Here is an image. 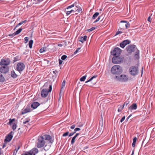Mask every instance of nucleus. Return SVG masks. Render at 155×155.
I'll list each match as a JSON object with an SVG mask.
<instances>
[{"mask_svg":"<svg viewBox=\"0 0 155 155\" xmlns=\"http://www.w3.org/2000/svg\"><path fill=\"white\" fill-rule=\"evenodd\" d=\"M51 139V137L49 135L42 134L38 137L37 143V147L38 148L43 147L47 142H48V140Z\"/></svg>","mask_w":155,"mask_h":155,"instance_id":"nucleus-1","label":"nucleus"},{"mask_svg":"<svg viewBox=\"0 0 155 155\" xmlns=\"http://www.w3.org/2000/svg\"><path fill=\"white\" fill-rule=\"evenodd\" d=\"M127 52L129 53H131L136 51L134 57L136 59L139 58V50L137 49L136 46L134 45H130L126 48Z\"/></svg>","mask_w":155,"mask_h":155,"instance_id":"nucleus-2","label":"nucleus"},{"mask_svg":"<svg viewBox=\"0 0 155 155\" xmlns=\"http://www.w3.org/2000/svg\"><path fill=\"white\" fill-rule=\"evenodd\" d=\"M111 72L112 74L115 75H119L122 72V68L120 66L116 65L111 68Z\"/></svg>","mask_w":155,"mask_h":155,"instance_id":"nucleus-3","label":"nucleus"},{"mask_svg":"<svg viewBox=\"0 0 155 155\" xmlns=\"http://www.w3.org/2000/svg\"><path fill=\"white\" fill-rule=\"evenodd\" d=\"M49 90L46 89H43L41 91V95L42 97H46L48 94V92H50L52 90V85H49Z\"/></svg>","mask_w":155,"mask_h":155,"instance_id":"nucleus-4","label":"nucleus"},{"mask_svg":"<svg viewBox=\"0 0 155 155\" xmlns=\"http://www.w3.org/2000/svg\"><path fill=\"white\" fill-rule=\"evenodd\" d=\"M129 71L131 75H136L138 74V67L136 66H131L129 69Z\"/></svg>","mask_w":155,"mask_h":155,"instance_id":"nucleus-5","label":"nucleus"},{"mask_svg":"<svg viewBox=\"0 0 155 155\" xmlns=\"http://www.w3.org/2000/svg\"><path fill=\"white\" fill-rule=\"evenodd\" d=\"M115 79L120 82H124L127 80L128 78L126 75L122 74L120 76H116Z\"/></svg>","mask_w":155,"mask_h":155,"instance_id":"nucleus-6","label":"nucleus"},{"mask_svg":"<svg viewBox=\"0 0 155 155\" xmlns=\"http://www.w3.org/2000/svg\"><path fill=\"white\" fill-rule=\"evenodd\" d=\"M122 50L118 47L115 48L113 51L111 52V54L114 56H120Z\"/></svg>","mask_w":155,"mask_h":155,"instance_id":"nucleus-7","label":"nucleus"},{"mask_svg":"<svg viewBox=\"0 0 155 155\" xmlns=\"http://www.w3.org/2000/svg\"><path fill=\"white\" fill-rule=\"evenodd\" d=\"M38 152V150L36 148H34L29 152H26L22 155H35Z\"/></svg>","mask_w":155,"mask_h":155,"instance_id":"nucleus-8","label":"nucleus"},{"mask_svg":"<svg viewBox=\"0 0 155 155\" xmlns=\"http://www.w3.org/2000/svg\"><path fill=\"white\" fill-rule=\"evenodd\" d=\"M97 77V75H94L89 80L86 81L85 82V83H88L87 85L89 87H92L96 83V81H92V80L94 78H95Z\"/></svg>","mask_w":155,"mask_h":155,"instance_id":"nucleus-9","label":"nucleus"},{"mask_svg":"<svg viewBox=\"0 0 155 155\" xmlns=\"http://www.w3.org/2000/svg\"><path fill=\"white\" fill-rule=\"evenodd\" d=\"M123 61V59L119 56H115L112 59V62L114 64H119Z\"/></svg>","mask_w":155,"mask_h":155,"instance_id":"nucleus-10","label":"nucleus"},{"mask_svg":"<svg viewBox=\"0 0 155 155\" xmlns=\"http://www.w3.org/2000/svg\"><path fill=\"white\" fill-rule=\"evenodd\" d=\"M13 132L11 131L6 137V138L4 140V142L5 143L8 142L12 139L13 136Z\"/></svg>","mask_w":155,"mask_h":155,"instance_id":"nucleus-11","label":"nucleus"},{"mask_svg":"<svg viewBox=\"0 0 155 155\" xmlns=\"http://www.w3.org/2000/svg\"><path fill=\"white\" fill-rule=\"evenodd\" d=\"M51 141V139L48 140V142H47L45 145L44 149L45 151L48 150L50 149L52 143Z\"/></svg>","mask_w":155,"mask_h":155,"instance_id":"nucleus-12","label":"nucleus"},{"mask_svg":"<svg viewBox=\"0 0 155 155\" xmlns=\"http://www.w3.org/2000/svg\"><path fill=\"white\" fill-rule=\"evenodd\" d=\"M9 68L8 66H3L0 67V73H6L8 72Z\"/></svg>","mask_w":155,"mask_h":155,"instance_id":"nucleus-13","label":"nucleus"},{"mask_svg":"<svg viewBox=\"0 0 155 155\" xmlns=\"http://www.w3.org/2000/svg\"><path fill=\"white\" fill-rule=\"evenodd\" d=\"M130 41L128 40H124L120 43V46L121 48H124L126 45L129 44L130 43Z\"/></svg>","mask_w":155,"mask_h":155,"instance_id":"nucleus-14","label":"nucleus"},{"mask_svg":"<svg viewBox=\"0 0 155 155\" xmlns=\"http://www.w3.org/2000/svg\"><path fill=\"white\" fill-rule=\"evenodd\" d=\"M10 60L8 59H3L1 60V63L2 65H7L10 64Z\"/></svg>","mask_w":155,"mask_h":155,"instance_id":"nucleus-15","label":"nucleus"},{"mask_svg":"<svg viewBox=\"0 0 155 155\" xmlns=\"http://www.w3.org/2000/svg\"><path fill=\"white\" fill-rule=\"evenodd\" d=\"M32 109H30L28 107H26L25 109L23 110L21 113L22 114H23L27 113L30 112L33 110L34 109L36 108L37 107H31Z\"/></svg>","mask_w":155,"mask_h":155,"instance_id":"nucleus-16","label":"nucleus"},{"mask_svg":"<svg viewBox=\"0 0 155 155\" xmlns=\"http://www.w3.org/2000/svg\"><path fill=\"white\" fill-rule=\"evenodd\" d=\"M87 38V36L86 35H85L83 37H81L80 38V40L79 41L81 42L82 43H83L84 41H86Z\"/></svg>","mask_w":155,"mask_h":155,"instance_id":"nucleus-17","label":"nucleus"},{"mask_svg":"<svg viewBox=\"0 0 155 155\" xmlns=\"http://www.w3.org/2000/svg\"><path fill=\"white\" fill-rule=\"evenodd\" d=\"M75 10H73L72 9H70L69 10H65V12H66V13L67 15H69L70 14L72 13H74V12H75Z\"/></svg>","mask_w":155,"mask_h":155,"instance_id":"nucleus-18","label":"nucleus"},{"mask_svg":"<svg viewBox=\"0 0 155 155\" xmlns=\"http://www.w3.org/2000/svg\"><path fill=\"white\" fill-rule=\"evenodd\" d=\"M25 68V64L22 63H20V72L22 71Z\"/></svg>","mask_w":155,"mask_h":155,"instance_id":"nucleus-19","label":"nucleus"},{"mask_svg":"<svg viewBox=\"0 0 155 155\" xmlns=\"http://www.w3.org/2000/svg\"><path fill=\"white\" fill-rule=\"evenodd\" d=\"M79 134V133H77L76 134V135L72 138V140H71V144H73V143H74L75 142V139H76V137Z\"/></svg>","mask_w":155,"mask_h":155,"instance_id":"nucleus-20","label":"nucleus"},{"mask_svg":"<svg viewBox=\"0 0 155 155\" xmlns=\"http://www.w3.org/2000/svg\"><path fill=\"white\" fill-rule=\"evenodd\" d=\"M72 9L74 10H75V12L77 11L78 13H81L82 12V9L81 8H76L75 7L74 8Z\"/></svg>","mask_w":155,"mask_h":155,"instance_id":"nucleus-21","label":"nucleus"},{"mask_svg":"<svg viewBox=\"0 0 155 155\" xmlns=\"http://www.w3.org/2000/svg\"><path fill=\"white\" fill-rule=\"evenodd\" d=\"M40 104L38 102H34L32 103L31 106V107H38Z\"/></svg>","mask_w":155,"mask_h":155,"instance_id":"nucleus-22","label":"nucleus"},{"mask_svg":"<svg viewBox=\"0 0 155 155\" xmlns=\"http://www.w3.org/2000/svg\"><path fill=\"white\" fill-rule=\"evenodd\" d=\"M19 33V29H18V30L15 32L13 33L12 34H10L9 35V36H14L16 35H18Z\"/></svg>","mask_w":155,"mask_h":155,"instance_id":"nucleus-23","label":"nucleus"},{"mask_svg":"<svg viewBox=\"0 0 155 155\" xmlns=\"http://www.w3.org/2000/svg\"><path fill=\"white\" fill-rule=\"evenodd\" d=\"M137 108V107H129L128 110L130 111L131 112H133L135 113V112L134 111V110H136Z\"/></svg>","mask_w":155,"mask_h":155,"instance_id":"nucleus-24","label":"nucleus"},{"mask_svg":"<svg viewBox=\"0 0 155 155\" xmlns=\"http://www.w3.org/2000/svg\"><path fill=\"white\" fill-rule=\"evenodd\" d=\"M5 80L4 77L3 76L2 74L0 73V82H3Z\"/></svg>","mask_w":155,"mask_h":155,"instance_id":"nucleus-25","label":"nucleus"},{"mask_svg":"<svg viewBox=\"0 0 155 155\" xmlns=\"http://www.w3.org/2000/svg\"><path fill=\"white\" fill-rule=\"evenodd\" d=\"M65 85V80H64L62 83L61 84V87L60 91V93L62 91V89H64V87Z\"/></svg>","mask_w":155,"mask_h":155,"instance_id":"nucleus-26","label":"nucleus"},{"mask_svg":"<svg viewBox=\"0 0 155 155\" xmlns=\"http://www.w3.org/2000/svg\"><path fill=\"white\" fill-rule=\"evenodd\" d=\"M33 42V41L32 40H30L29 42L28 45L29 47L30 48H32V44Z\"/></svg>","mask_w":155,"mask_h":155,"instance_id":"nucleus-27","label":"nucleus"},{"mask_svg":"<svg viewBox=\"0 0 155 155\" xmlns=\"http://www.w3.org/2000/svg\"><path fill=\"white\" fill-rule=\"evenodd\" d=\"M99 13L98 12H95L93 15L92 17V19H95L99 15Z\"/></svg>","mask_w":155,"mask_h":155,"instance_id":"nucleus-28","label":"nucleus"},{"mask_svg":"<svg viewBox=\"0 0 155 155\" xmlns=\"http://www.w3.org/2000/svg\"><path fill=\"white\" fill-rule=\"evenodd\" d=\"M15 120V119H9V122L8 124H9L10 125L12 126V124L13 123H12Z\"/></svg>","mask_w":155,"mask_h":155,"instance_id":"nucleus-29","label":"nucleus"},{"mask_svg":"<svg viewBox=\"0 0 155 155\" xmlns=\"http://www.w3.org/2000/svg\"><path fill=\"white\" fill-rule=\"evenodd\" d=\"M11 76L13 78H15L17 77V75L14 71H12L11 72Z\"/></svg>","mask_w":155,"mask_h":155,"instance_id":"nucleus-30","label":"nucleus"},{"mask_svg":"<svg viewBox=\"0 0 155 155\" xmlns=\"http://www.w3.org/2000/svg\"><path fill=\"white\" fill-rule=\"evenodd\" d=\"M87 77V75H84L80 79V81H84Z\"/></svg>","mask_w":155,"mask_h":155,"instance_id":"nucleus-31","label":"nucleus"},{"mask_svg":"<svg viewBox=\"0 0 155 155\" xmlns=\"http://www.w3.org/2000/svg\"><path fill=\"white\" fill-rule=\"evenodd\" d=\"M129 102L128 101H126L125 103L122 105V107H124L125 105L126 106H130V105L129 104Z\"/></svg>","mask_w":155,"mask_h":155,"instance_id":"nucleus-32","label":"nucleus"},{"mask_svg":"<svg viewBox=\"0 0 155 155\" xmlns=\"http://www.w3.org/2000/svg\"><path fill=\"white\" fill-rule=\"evenodd\" d=\"M12 128L13 130H15L16 128V124L14 123L12 124Z\"/></svg>","mask_w":155,"mask_h":155,"instance_id":"nucleus-33","label":"nucleus"},{"mask_svg":"<svg viewBox=\"0 0 155 155\" xmlns=\"http://www.w3.org/2000/svg\"><path fill=\"white\" fill-rule=\"evenodd\" d=\"M19 149V146H18V148L17 149H16L14 150L13 155H16V154L17 153L18 150Z\"/></svg>","mask_w":155,"mask_h":155,"instance_id":"nucleus-34","label":"nucleus"},{"mask_svg":"<svg viewBox=\"0 0 155 155\" xmlns=\"http://www.w3.org/2000/svg\"><path fill=\"white\" fill-rule=\"evenodd\" d=\"M74 6L76 8H81L78 5L79 3L78 2H75L74 3Z\"/></svg>","mask_w":155,"mask_h":155,"instance_id":"nucleus-35","label":"nucleus"},{"mask_svg":"<svg viewBox=\"0 0 155 155\" xmlns=\"http://www.w3.org/2000/svg\"><path fill=\"white\" fill-rule=\"evenodd\" d=\"M96 28L95 27H92L91 28L87 30V31H88L90 32L93 31V30H94Z\"/></svg>","mask_w":155,"mask_h":155,"instance_id":"nucleus-36","label":"nucleus"},{"mask_svg":"<svg viewBox=\"0 0 155 155\" xmlns=\"http://www.w3.org/2000/svg\"><path fill=\"white\" fill-rule=\"evenodd\" d=\"M45 51V48H41L39 51V52L40 53H43Z\"/></svg>","mask_w":155,"mask_h":155,"instance_id":"nucleus-37","label":"nucleus"},{"mask_svg":"<svg viewBox=\"0 0 155 155\" xmlns=\"http://www.w3.org/2000/svg\"><path fill=\"white\" fill-rule=\"evenodd\" d=\"M19 57L18 56H17L15 57L14 58V60H13L14 62H15V61H17L19 60Z\"/></svg>","mask_w":155,"mask_h":155,"instance_id":"nucleus-38","label":"nucleus"},{"mask_svg":"<svg viewBox=\"0 0 155 155\" xmlns=\"http://www.w3.org/2000/svg\"><path fill=\"white\" fill-rule=\"evenodd\" d=\"M67 57V56L66 55H63L61 57V59L62 60H65Z\"/></svg>","mask_w":155,"mask_h":155,"instance_id":"nucleus-39","label":"nucleus"},{"mask_svg":"<svg viewBox=\"0 0 155 155\" xmlns=\"http://www.w3.org/2000/svg\"><path fill=\"white\" fill-rule=\"evenodd\" d=\"M29 38L28 37H26L25 38V43H26L28 42V40Z\"/></svg>","mask_w":155,"mask_h":155,"instance_id":"nucleus-40","label":"nucleus"},{"mask_svg":"<svg viewBox=\"0 0 155 155\" xmlns=\"http://www.w3.org/2000/svg\"><path fill=\"white\" fill-rule=\"evenodd\" d=\"M68 134H69V132H67L65 133H64L62 135V136L63 137L67 136H68Z\"/></svg>","mask_w":155,"mask_h":155,"instance_id":"nucleus-41","label":"nucleus"},{"mask_svg":"<svg viewBox=\"0 0 155 155\" xmlns=\"http://www.w3.org/2000/svg\"><path fill=\"white\" fill-rule=\"evenodd\" d=\"M101 16H99L98 18L96 19V20L94 22V23H95L98 22L100 19Z\"/></svg>","mask_w":155,"mask_h":155,"instance_id":"nucleus-42","label":"nucleus"},{"mask_svg":"<svg viewBox=\"0 0 155 155\" xmlns=\"http://www.w3.org/2000/svg\"><path fill=\"white\" fill-rule=\"evenodd\" d=\"M16 69L17 71L19 72V63H18L16 66Z\"/></svg>","mask_w":155,"mask_h":155,"instance_id":"nucleus-43","label":"nucleus"},{"mask_svg":"<svg viewBox=\"0 0 155 155\" xmlns=\"http://www.w3.org/2000/svg\"><path fill=\"white\" fill-rule=\"evenodd\" d=\"M27 22V20H25L24 21H21V22H20V25L23 24L24 23H26Z\"/></svg>","mask_w":155,"mask_h":155,"instance_id":"nucleus-44","label":"nucleus"},{"mask_svg":"<svg viewBox=\"0 0 155 155\" xmlns=\"http://www.w3.org/2000/svg\"><path fill=\"white\" fill-rule=\"evenodd\" d=\"M130 24L129 23H127L125 24V27L126 28H127L130 27Z\"/></svg>","mask_w":155,"mask_h":155,"instance_id":"nucleus-45","label":"nucleus"},{"mask_svg":"<svg viewBox=\"0 0 155 155\" xmlns=\"http://www.w3.org/2000/svg\"><path fill=\"white\" fill-rule=\"evenodd\" d=\"M125 116H124L123 117H122L120 120V122L121 123H122L125 120Z\"/></svg>","mask_w":155,"mask_h":155,"instance_id":"nucleus-46","label":"nucleus"},{"mask_svg":"<svg viewBox=\"0 0 155 155\" xmlns=\"http://www.w3.org/2000/svg\"><path fill=\"white\" fill-rule=\"evenodd\" d=\"M80 48H77L76 50L74 52V54H76L78 51L80 50Z\"/></svg>","mask_w":155,"mask_h":155,"instance_id":"nucleus-47","label":"nucleus"},{"mask_svg":"<svg viewBox=\"0 0 155 155\" xmlns=\"http://www.w3.org/2000/svg\"><path fill=\"white\" fill-rule=\"evenodd\" d=\"M124 107H120L118 109V111L119 112H120L123 109Z\"/></svg>","mask_w":155,"mask_h":155,"instance_id":"nucleus-48","label":"nucleus"},{"mask_svg":"<svg viewBox=\"0 0 155 155\" xmlns=\"http://www.w3.org/2000/svg\"><path fill=\"white\" fill-rule=\"evenodd\" d=\"M80 130V129L78 128H75L74 129V133H76L77 131Z\"/></svg>","mask_w":155,"mask_h":155,"instance_id":"nucleus-49","label":"nucleus"},{"mask_svg":"<svg viewBox=\"0 0 155 155\" xmlns=\"http://www.w3.org/2000/svg\"><path fill=\"white\" fill-rule=\"evenodd\" d=\"M130 107H137V105L136 103H133L130 105Z\"/></svg>","mask_w":155,"mask_h":155,"instance_id":"nucleus-50","label":"nucleus"},{"mask_svg":"<svg viewBox=\"0 0 155 155\" xmlns=\"http://www.w3.org/2000/svg\"><path fill=\"white\" fill-rule=\"evenodd\" d=\"M122 33V31H118L116 32V34L115 35H118V34H121Z\"/></svg>","mask_w":155,"mask_h":155,"instance_id":"nucleus-51","label":"nucleus"},{"mask_svg":"<svg viewBox=\"0 0 155 155\" xmlns=\"http://www.w3.org/2000/svg\"><path fill=\"white\" fill-rule=\"evenodd\" d=\"M59 65H60L61 64H62V63L63 62V61L61 60L60 59H59Z\"/></svg>","mask_w":155,"mask_h":155,"instance_id":"nucleus-52","label":"nucleus"},{"mask_svg":"<svg viewBox=\"0 0 155 155\" xmlns=\"http://www.w3.org/2000/svg\"><path fill=\"white\" fill-rule=\"evenodd\" d=\"M75 125L74 124L70 128L71 129H73L75 128Z\"/></svg>","mask_w":155,"mask_h":155,"instance_id":"nucleus-53","label":"nucleus"},{"mask_svg":"<svg viewBox=\"0 0 155 155\" xmlns=\"http://www.w3.org/2000/svg\"><path fill=\"white\" fill-rule=\"evenodd\" d=\"M137 139L136 137H134L133 140V142L136 143V141H137Z\"/></svg>","mask_w":155,"mask_h":155,"instance_id":"nucleus-54","label":"nucleus"},{"mask_svg":"<svg viewBox=\"0 0 155 155\" xmlns=\"http://www.w3.org/2000/svg\"><path fill=\"white\" fill-rule=\"evenodd\" d=\"M29 120H30L29 119V120H26L25 121H24L23 122L24 124H25L28 122L29 121Z\"/></svg>","mask_w":155,"mask_h":155,"instance_id":"nucleus-55","label":"nucleus"},{"mask_svg":"<svg viewBox=\"0 0 155 155\" xmlns=\"http://www.w3.org/2000/svg\"><path fill=\"white\" fill-rule=\"evenodd\" d=\"M74 134V133H71L69 134V137H71V136H73Z\"/></svg>","mask_w":155,"mask_h":155,"instance_id":"nucleus-56","label":"nucleus"},{"mask_svg":"<svg viewBox=\"0 0 155 155\" xmlns=\"http://www.w3.org/2000/svg\"><path fill=\"white\" fill-rule=\"evenodd\" d=\"M71 8H72L71 7L70 5V6H68L67 7V8L65 9V10H69V9H70Z\"/></svg>","mask_w":155,"mask_h":155,"instance_id":"nucleus-57","label":"nucleus"},{"mask_svg":"<svg viewBox=\"0 0 155 155\" xmlns=\"http://www.w3.org/2000/svg\"><path fill=\"white\" fill-rule=\"evenodd\" d=\"M7 143H4L3 145L2 148H4L6 146V144Z\"/></svg>","mask_w":155,"mask_h":155,"instance_id":"nucleus-58","label":"nucleus"},{"mask_svg":"<svg viewBox=\"0 0 155 155\" xmlns=\"http://www.w3.org/2000/svg\"><path fill=\"white\" fill-rule=\"evenodd\" d=\"M132 115L131 114L126 119V120L127 121L129 119L130 117Z\"/></svg>","mask_w":155,"mask_h":155,"instance_id":"nucleus-59","label":"nucleus"},{"mask_svg":"<svg viewBox=\"0 0 155 155\" xmlns=\"http://www.w3.org/2000/svg\"><path fill=\"white\" fill-rule=\"evenodd\" d=\"M136 143L135 142H133L132 144V146L133 147H134L135 146Z\"/></svg>","mask_w":155,"mask_h":155,"instance_id":"nucleus-60","label":"nucleus"},{"mask_svg":"<svg viewBox=\"0 0 155 155\" xmlns=\"http://www.w3.org/2000/svg\"><path fill=\"white\" fill-rule=\"evenodd\" d=\"M147 21H150V16H149L147 19Z\"/></svg>","mask_w":155,"mask_h":155,"instance_id":"nucleus-61","label":"nucleus"},{"mask_svg":"<svg viewBox=\"0 0 155 155\" xmlns=\"http://www.w3.org/2000/svg\"><path fill=\"white\" fill-rule=\"evenodd\" d=\"M121 22L127 23V21H121Z\"/></svg>","mask_w":155,"mask_h":155,"instance_id":"nucleus-62","label":"nucleus"},{"mask_svg":"<svg viewBox=\"0 0 155 155\" xmlns=\"http://www.w3.org/2000/svg\"><path fill=\"white\" fill-rule=\"evenodd\" d=\"M58 46L59 47H61L62 46V45L61 44H59L58 45Z\"/></svg>","mask_w":155,"mask_h":155,"instance_id":"nucleus-63","label":"nucleus"},{"mask_svg":"<svg viewBox=\"0 0 155 155\" xmlns=\"http://www.w3.org/2000/svg\"><path fill=\"white\" fill-rule=\"evenodd\" d=\"M71 6V7L72 8L73 7H74V3L72 5H70Z\"/></svg>","mask_w":155,"mask_h":155,"instance_id":"nucleus-64","label":"nucleus"}]
</instances>
